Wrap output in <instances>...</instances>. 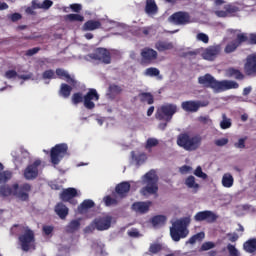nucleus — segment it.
<instances>
[{"mask_svg":"<svg viewBox=\"0 0 256 256\" xmlns=\"http://www.w3.org/2000/svg\"><path fill=\"white\" fill-rule=\"evenodd\" d=\"M33 190V186L29 183H14L12 186L3 184L0 186V197H13L17 198L18 201L22 203H29L30 196L29 193Z\"/></svg>","mask_w":256,"mask_h":256,"instance_id":"f257e3e1","label":"nucleus"},{"mask_svg":"<svg viewBox=\"0 0 256 256\" xmlns=\"http://www.w3.org/2000/svg\"><path fill=\"white\" fill-rule=\"evenodd\" d=\"M231 35H235V39L230 41L224 48V53L227 55L235 53L243 43L247 45H256V33H245L241 30L236 29L230 30Z\"/></svg>","mask_w":256,"mask_h":256,"instance_id":"f03ea898","label":"nucleus"},{"mask_svg":"<svg viewBox=\"0 0 256 256\" xmlns=\"http://www.w3.org/2000/svg\"><path fill=\"white\" fill-rule=\"evenodd\" d=\"M189 225H191V216H186L175 220L170 227V237L175 243H179L180 239L189 236Z\"/></svg>","mask_w":256,"mask_h":256,"instance_id":"7ed1b4c3","label":"nucleus"},{"mask_svg":"<svg viewBox=\"0 0 256 256\" xmlns=\"http://www.w3.org/2000/svg\"><path fill=\"white\" fill-rule=\"evenodd\" d=\"M202 141L201 135L190 136L188 133H181L177 138V145L185 151H197L201 147Z\"/></svg>","mask_w":256,"mask_h":256,"instance_id":"20e7f679","label":"nucleus"},{"mask_svg":"<svg viewBox=\"0 0 256 256\" xmlns=\"http://www.w3.org/2000/svg\"><path fill=\"white\" fill-rule=\"evenodd\" d=\"M159 179L157 178V174H155V171H149L144 175L143 178V184L146 185L141 188L140 193L144 197H147V195H155L157 194V191H159L158 186Z\"/></svg>","mask_w":256,"mask_h":256,"instance_id":"39448f33","label":"nucleus"},{"mask_svg":"<svg viewBox=\"0 0 256 256\" xmlns=\"http://www.w3.org/2000/svg\"><path fill=\"white\" fill-rule=\"evenodd\" d=\"M177 111H179V109L177 108V104H164L157 109L155 118L158 121L170 122L171 119H173V115H175Z\"/></svg>","mask_w":256,"mask_h":256,"instance_id":"423d86ee","label":"nucleus"},{"mask_svg":"<svg viewBox=\"0 0 256 256\" xmlns=\"http://www.w3.org/2000/svg\"><path fill=\"white\" fill-rule=\"evenodd\" d=\"M69 146L65 143L56 144L50 150V161L52 165H59L64 157L69 155Z\"/></svg>","mask_w":256,"mask_h":256,"instance_id":"0eeeda50","label":"nucleus"},{"mask_svg":"<svg viewBox=\"0 0 256 256\" xmlns=\"http://www.w3.org/2000/svg\"><path fill=\"white\" fill-rule=\"evenodd\" d=\"M24 233L18 237L22 251H29L35 243V232L29 226L22 227Z\"/></svg>","mask_w":256,"mask_h":256,"instance_id":"6e6552de","label":"nucleus"},{"mask_svg":"<svg viewBox=\"0 0 256 256\" xmlns=\"http://www.w3.org/2000/svg\"><path fill=\"white\" fill-rule=\"evenodd\" d=\"M88 57L93 59V61L103 63V65H111V52L107 48H97Z\"/></svg>","mask_w":256,"mask_h":256,"instance_id":"1a4fd4ad","label":"nucleus"},{"mask_svg":"<svg viewBox=\"0 0 256 256\" xmlns=\"http://www.w3.org/2000/svg\"><path fill=\"white\" fill-rule=\"evenodd\" d=\"M141 65H153L157 61L158 53L153 48L146 47L141 50Z\"/></svg>","mask_w":256,"mask_h":256,"instance_id":"9d476101","label":"nucleus"},{"mask_svg":"<svg viewBox=\"0 0 256 256\" xmlns=\"http://www.w3.org/2000/svg\"><path fill=\"white\" fill-rule=\"evenodd\" d=\"M41 160H35L32 164H29L24 170V179L26 181H33L39 177V166Z\"/></svg>","mask_w":256,"mask_h":256,"instance_id":"9b49d317","label":"nucleus"},{"mask_svg":"<svg viewBox=\"0 0 256 256\" xmlns=\"http://www.w3.org/2000/svg\"><path fill=\"white\" fill-rule=\"evenodd\" d=\"M244 73L247 77H256V52L246 57Z\"/></svg>","mask_w":256,"mask_h":256,"instance_id":"f8f14e48","label":"nucleus"},{"mask_svg":"<svg viewBox=\"0 0 256 256\" xmlns=\"http://www.w3.org/2000/svg\"><path fill=\"white\" fill-rule=\"evenodd\" d=\"M219 219V216L211 210L200 211L195 214L194 221L201 223V221H206V223H215Z\"/></svg>","mask_w":256,"mask_h":256,"instance_id":"ddd939ff","label":"nucleus"},{"mask_svg":"<svg viewBox=\"0 0 256 256\" xmlns=\"http://www.w3.org/2000/svg\"><path fill=\"white\" fill-rule=\"evenodd\" d=\"M199 85H203V87H207L209 89H213L214 91H218L219 81L215 79L211 74H205L204 76H200L198 78Z\"/></svg>","mask_w":256,"mask_h":256,"instance_id":"4468645a","label":"nucleus"},{"mask_svg":"<svg viewBox=\"0 0 256 256\" xmlns=\"http://www.w3.org/2000/svg\"><path fill=\"white\" fill-rule=\"evenodd\" d=\"M99 101V93L95 88H90L84 96V107L86 109H95V102Z\"/></svg>","mask_w":256,"mask_h":256,"instance_id":"2eb2a0df","label":"nucleus"},{"mask_svg":"<svg viewBox=\"0 0 256 256\" xmlns=\"http://www.w3.org/2000/svg\"><path fill=\"white\" fill-rule=\"evenodd\" d=\"M113 221V217L107 215L102 217H97L93 220V225L97 229V231H107V229L111 228V223Z\"/></svg>","mask_w":256,"mask_h":256,"instance_id":"dca6fc26","label":"nucleus"},{"mask_svg":"<svg viewBox=\"0 0 256 256\" xmlns=\"http://www.w3.org/2000/svg\"><path fill=\"white\" fill-rule=\"evenodd\" d=\"M77 195H78L77 189L67 188L60 193V199L64 203H70V205H77L78 202H77V199H75Z\"/></svg>","mask_w":256,"mask_h":256,"instance_id":"f3484780","label":"nucleus"},{"mask_svg":"<svg viewBox=\"0 0 256 256\" xmlns=\"http://www.w3.org/2000/svg\"><path fill=\"white\" fill-rule=\"evenodd\" d=\"M170 19L172 23H175V25H187L191 19V16H189L187 12L179 11L172 14Z\"/></svg>","mask_w":256,"mask_h":256,"instance_id":"a211bd4d","label":"nucleus"},{"mask_svg":"<svg viewBox=\"0 0 256 256\" xmlns=\"http://www.w3.org/2000/svg\"><path fill=\"white\" fill-rule=\"evenodd\" d=\"M131 191V184L129 182H121L116 185L114 193L118 196L120 200L125 199L127 195H129V192Z\"/></svg>","mask_w":256,"mask_h":256,"instance_id":"6ab92c4d","label":"nucleus"},{"mask_svg":"<svg viewBox=\"0 0 256 256\" xmlns=\"http://www.w3.org/2000/svg\"><path fill=\"white\" fill-rule=\"evenodd\" d=\"M153 204V202L151 201H138V202H134L131 205V209L132 211H134V213H139L140 215H145V213H149V209L151 208V205Z\"/></svg>","mask_w":256,"mask_h":256,"instance_id":"aec40b11","label":"nucleus"},{"mask_svg":"<svg viewBox=\"0 0 256 256\" xmlns=\"http://www.w3.org/2000/svg\"><path fill=\"white\" fill-rule=\"evenodd\" d=\"M219 53H221V46H219V45L209 46L202 53V57L206 61H215V59L217 58V55H219Z\"/></svg>","mask_w":256,"mask_h":256,"instance_id":"412c9836","label":"nucleus"},{"mask_svg":"<svg viewBox=\"0 0 256 256\" xmlns=\"http://www.w3.org/2000/svg\"><path fill=\"white\" fill-rule=\"evenodd\" d=\"M235 13H239V8L234 4H227L224 6V10H217L215 15L217 17H231L235 15Z\"/></svg>","mask_w":256,"mask_h":256,"instance_id":"4be33fe9","label":"nucleus"},{"mask_svg":"<svg viewBox=\"0 0 256 256\" xmlns=\"http://www.w3.org/2000/svg\"><path fill=\"white\" fill-rule=\"evenodd\" d=\"M58 79H64L66 80V83L68 85H71L72 87H75L77 85V80H75V77L69 74L68 71H66L63 68H57L55 71Z\"/></svg>","mask_w":256,"mask_h":256,"instance_id":"5701e85b","label":"nucleus"},{"mask_svg":"<svg viewBox=\"0 0 256 256\" xmlns=\"http://www.w3.org/2000/svg\"><path fill=\"white\" fill-rule=\"evenodd\" d=\"M181 107L186 113H197L201 107V102L195 100L184 101L181 103Z\"/></svg>","mask_w":256,"mask_h":256,"instance_id":"b1692460","label":"nucleus"},{"mask_svg":"<svg viewBox=\"0 0 256 256\" xmlns=\"http://www.w3.org/2000/svg\"><path fill=\"white\" fill-rule=\"evenodd\" d=\"M229 89H239V83L233 80H223L218 82L217 93H221V91H229Z\"/></svg>","mask_w":256,"mask_h":256,"instance_id":"393cba45","label":"nucleus"},{"mask_svg":"<svg viewBox=\"0 0 256 256\" xmlns=\"http://www.w3.org/2000/svg\"><path fill=\"white\" fill-rule=\"evenodd\" d=\"M55 213L60 217V219H67V215H69V208L63 204V202H59L55 206Z\"/></svg>","mask_w":256,"mask_h":256,"instance_id":"a878e982","label":"nucleus"},{"mask_svg":"<svg viewBox=\"0 0 256 256\" xmlns=\"http://www.w3.org/2000/svg\"><path fill=\"white\" fill-rule=\"evenodd\" d=\"M103 201L106 207H115L119 205V201L121 200L118 195L113 192L112 197L110 195H107L103 198Z\"/></svg>","mask_w":256,"mask_h":256,"instance_id":"bb28decb","label":"nucleus"},{"mask_svg":"<svg viewBox=\"0 0 256 256\" xmlns=\"http://www.w3.org/2000/svg\"><path fill=\"white\" fill-rule=\"evenodd\" d=\"M101 29V21L99 20H88L83 25V31H95Z\"/></svg>","mask_w":256,"mask_h":256,"instance_id":"cd10ccee","label":"nucleus"},{"mask_svg":"<svg viewBox=\"0 0 256 256\" xmlns=\"http://www.w3.org/2000/svg\"><path fill=\"white\" fill-rule=\"evenodd\" d=\"M81 229V219L71 220L65 227L66 233H77Z\"/></svg>","mask_w":256,"mask_h":256,"instance_id":"c85d7f7f","label":"nucleus"},{"mask_svg":"<svg viewBox=\"0 0 256 256\" xmlns=\"http://www.w3.org/2000/svg\"><path fill=\"white\" fill-rule=\"evenodd\" d=\"M71 91H73V87H71V85L62 83L60 85V89L58 93L60 97H63V99H69V97H71Z\"/></svg>","mask_w":256,"mask_h":256,"instance_id":"c756f323","label":"nucleus"},{"mask_svg":"<svg viewBox=\"0 0 256 256\" xmlns=\"http://www.w3.org/2000/svg\"><path fill=\"white\" fill-rule=\"evenodd\" d=\"M243 249L246 253H255L256 251V238H250L243 244Z\"/></svg>","mask_w":256,"mask_h":256,"instance_id":"7c9ffc66","label":"nucleus"},{"mask_svg":"<svg viewBox=\"0 0 256 256\" xmlns=\"http://www.w3.org/2000/svg\"><path fill=\"white\" fill-rule=\"evenodd\" d=\"M233 183H235V179L233 178V175H231V173H225L222 176V185L226 189H231V187H233Z\"/></svg>","mask_w":256,"mask_h":256,"instance_id":"2f4dec72","label":"nucleus"},{"mask_svg":"<svg viewBox=\"0 0 256 256\" xmlns=\"http://www.w3.org/2000/svg\"><path fill=\"white\" fill-rule=\"evenodd\" d=\"M155 49L160 52L171 51V49H173V44L171 42L158 41L155 44Z\"/></svg>","mask_w":256,"mask_h":256,"instance_id":"473e14b6","label":"nucleus"},{"mask_svg":"<svg viewBox=\"0 0 256 256\" xmlns=\"http://www.w3.org/2000/svg\"><path fill=\"white\" fill-rule=\"evenodd\" d=\"M166 221L167 217H165L164 215H156L151 219L153 227H162V225H165Z\"/></svg>","mask_w":256,"mask_h":256,"instance_id":"72a5a7b5","label":"nucleus"},{"mask_svg":"<svg viewBox=\"0 0 256 256\" xmlns=\"http://www.w3.org/2000/svg\"><path fill=\"white\" fill-rule=\"evenodd\" d=\"M95 207V202L91 199L84 200L79 206L78 211L83 213V211H87V209H93Z\"/></svg>","mask_w":256,"mask_h":256,"instance_id":"f704fd0d","label":"nucleus"},{"mask_svg":"<svg viewBox=\"0 0 256 256\" xmlns=\"http://www.w3.org/2000/svg\"><path fill=\"white\" fill-rule=\"evenodd\" d=\"M228 74L230 75V77H234V79H236L237 81H243V79H245V74H243V72H241V70L239 69L229 68Z\"/></svg>","mask_w":256,"mask_h":256,"instance_id":"c9c22d12","label":"nucleus"},{"mask_svg":"<svg viewBox=\"0 0 256 256\" xmlns=\"http://www.w3.org/2000/svg\"><path fill=\"white\" fill-rule=\"evenodd\" d=\"M139 97L142 103L146 102L148 103V105H153V103H155V98L153 97V94H151L150 92L140 93Z\"/></svg>","mask_w":256,"mask_h":256,"instance_id":"e433bc0d","label":"nucleus"},{"mask_svg":"<svg viewBox=\"0 0 256 256\" xmlns=\"http://www.w3.org/2000/svg\"><path fill=\"white\" fill-rule=\"evenodd\" d=\"M163 251V245L160 243H153L150 245L148 253L149 255H157V253H161Z\"/></svg>","mask_w":256,"mask_h":256,"instance_id":"4c0bfd02","label":"nucleus"},{"mask_svg":"<svg viewBox=\"0 0 256 256\" xmlns=\"http://www.w3.org/2000/svg\"><path fill=\"white\" fill-rule=\"evenodd\" d=\"M65 21H70L71 23H73V21H78L83 23V21H85V17L81 14H68L65 16Z\"/></svg>","mask_w":256,"mask_h":256,"instance_id":"58836bf2","label":"nucleus"},{"mask_svg":"<svg viewBox=\"0 0 256 256\" xmlns=\"http://www.w3.org/2000/svg\"><path fill=\"white\" fill-rule=\"evenodd\" d=\"M145 11L148 13V15L157 13V4L154 2V0L147 1Z\"/></svg>","mask_w":256,"mask_h":256,"instance_id":"ea45409f","label":"nucleus"},{"mask_svg":"<svg viewBox=\"0 0 256 256\" xmlns=\"http://www.w3.org/2000/svg\"><path fill=\"white\" fill-rule=\"evenodd\" d=\"M203 239H205V232H199L191 236L188 240V243H190V245H195L196 241H203Z\"/></svg>","mask_w":256,"mask_h":256,"instance_id":"a19ab883","label":"nucleus"},{"mask_svg":"<svg viewBox=\"0 0 256 256\" xmlns=\"http://www.w3.org/2000/svg\"><path fill=\"white\" fill-rule=\"evenodd\" d=\"M85 103V96L81 92H76L72 95V103L74 105H79V103Z\"/></svg>","mask_w":256,"mask_h":256,"instance_id":"79ce46f5","label":"nucleus"},{"mask_svg":"<svg viewBox=\"0 0 256 256\" xmlns=\"http://www.w3.org/2000/svg\"><path fill=\"white\" fill-rule=\"evenodd\" d=\"M185 185L189 189H199V184L195 182V176H189L188 178H186Z\"/></svg>","mask_w":256,"mask_h":256,"instance_id":"37998d69","label":"nucleus"},{"mask_svg":"<svg viewBox=\"0 0 256 256\" xmlns=\"http://www.w3.org/2000/svg\"><path fill=\"white\" fill-rule=\"evenodd\" d=\"M160 74H161V72L159 71V69H157L155 67L147 68L144 72V75L146 77H159Z\"/></svg>","mask_w":256,"mask_h":256,"instance_id":"c03bdc74","label":"nucleus"},{"mask_svg":"<svg viewBox=\"0 0 256 256\" xmlns=\"http://www.w3.org/2000/svg\"><path fill=\"white\" fill-rule=\"evenodd\" d=\"M231 125V118H227L226 114H222V121L220 122L221 129H230Z\"/></svg>","mask_w":256,"mask_h":256,"instance_id":"a18cd8bd","label":"nucleus"},{"mask_svg":"<svg viewBox=\"0 0 256 256\" xmlns=\"http://www.w3.org/2000/svg\"><path fill=\"white\" fill-rule=\"evenodd\" d=\"M159 145V140L156 138H148L146 141V149H151L153 147H157Z\"/></svg>","mask_w":256,"mask_h":256,"instance_id":"49530a36","label":"nucleus"},{"mask_svg":"<svg viewBox=\"0 0 256 256\" xmlns=\"http://www.w3.org/2000/svg\"><path fill=\"white\" fill-rule=\"evenodd\" d=\"M109 91L113 95H119V93H121L123 91V88H121V86H119L117 84H111L109 86Z\"/></svg>","mask_w":256,"mask_h":256,"instance_id":"de8ad7c7","label":"nucleus"},{"mask_svg":"<svg viewBox=\"0 0 256 256\" xmlns=\"http://www.w3.org/2000/svg\"><path fill=\"white\" fill-rule=\"evenodd\" d=\"M42 79H57V76H55V71L49 69L42 73Z\"/></svg>","mask_w":256,"mask_h":256,"instance_id":"09e8293b","label":"nucleus"},{"mask_svg":"<svg viewBox=\"0 0 256 256\" xmlns=\"http://www.w3.org/2000/svg\"><path fill=\"white\" fill-rule=\"evenodd\" d=\"M9 179H11V173L4 171V172H0V184L1 183H7V181H9Z\"/></svg>","mask_w":256,"mask_h":256,"instance_id":"8fccbe9b","label":"nucleus"},{"mask_svg":"<svg viewBox=\"0 0 256 256\" xmlns=\"http://www.w3.org/2000/svg\"><path fill=\"white\" fill-rule=\"evenodd\" d=\"M194 175L196 177H199L200 179H207V174H205V172H203V169L201 168V166H198L195 171H194Z\"/></svg>","mask_w":256,"mask_h":256,"instance_id":"3c124183","label":"nucleus"},{"mask_svg":"<svg viewBox=\"0 0 256 256\" xmlns=\"http://www.w3.org/2000/svg\"><path fill=\"white\" fill-rule=\"evenodd\" d=\"M197 41H202V43H209V36L203 32H200L196 36Z\"/></svg>","mask_w":256,"mask_h":256,"instance_id":"603ef678","label":"nucleus"},{"mask_svg":"<svg viewBox=\"0 0 256 256\" xmlns=\"http://www.w3.org/2000/svg\"><path fill=\"white\" fill-rule=\"evenodd\" d=\"M227 143H229L228 138H220L214 141V144L216 145V147H225Z\"/></svg>","mask_w":256,"mask_h":256,"instance_id":"864d4df0","label":"nucleus"},{"mask_svg":"<svg viewBox=\"0 0 256 256\" xmlns=\"http://www.w3.org/2000/svg\"><path fill=\"white\" fill-rule=\"evenodd\" d=\"M40 51H41L40 47H34L32 49L27 50L25 55L26 57H33V55H37V53Z\"/></svg>","mask_w":256,"mask_h":256,"instance_id":"5fc2aeb1","label":"nucleus"},{"mask_svg":"<svg viewBox=\"0 0 256 256\" xmlns=\"http://www.w3.org/2000/svg\"><path fill=\"white\" fill-rule=\"evenodd\" d=\"M227 249L229 251L230 256H238L239 255V250L235 248L234 245L228 244Z\"/></svg>","mask_w":256,"mask_h":256,"instance_id":"6e6d98bb","label":"nucleus"},{"mask_svg":"<svg viewBox=\"0 0 256 256\" xmlns=\"http://www.w3.org/2000/svg\"><path fill=\"white\" fill-rule=\"evenodd\" d=\"M215 243L213 242H204L201 246V251H209V249H214Z\"/></svg>","mask_w":256,"mask_h":256,"instance_id":"4d7b16f0","label":"nucleus"},{"mask_svg":"<svg viewBox=\"0 0 256 256\" xmlns=\"http://www.w3.org/2000/svg\"><path fill=\"white\" fill-rule=\"evenodd\" d=\"M51 7H53V1H51V0H44L42 2V9H44L45 11H48V9H51Z\"/></svg>","mask_w":256,"mask_h":256,"instance_id":"13d9d810","label":"nucleus"},{"mask_svg":"<svg viewBox=\"0 0 256 256\" xmlns=\"http://www.w3.org/2000/svg\"><path fill=\"white\" fill-rule=\"evenodd\" d=\"M6 79H15L17 77V71L15 70H8L5 72Z\"/></svg>","mask_w":256,"mask_h":256,"instance_id":"bf43d9fd","label":"nucleus"},{"mask_svg":"<svg viewBox=\"0 0 256 256\" xmlns=\"http://www.w3.org/2000/svg\"><path fill=\"white\" fill-rule=\"evenodd\" d=\"M70 9H71L74 13H81V9H83V7L81 6V4H71V5H70Z\"/></svg>","mask_w":256,"mask_h":256,"instance_id":"052dcab7","label":"nucleus"},{"mask_svg":"<svg viewBox=\"0 0 256 256\" xmlns=\"http://www.w3.org/2000/svg\"><path fill=\"white\" fill-rule=\"evenodd\" d=\"M234 145L237 149H245V138H240Z\"/></svg>","mask_w":256,"mask_h":256,"instance_id":"680f3d73","label":"nucleus"},{"mask_svg":"<svg viewBox=\"0 0 256 256\" xmlns=\"http://www.w3.org/2000/svg\"><path fill=\"white\" fill-rule=\"evenodd\" d=\"M9 18L13 23H16V21H20V19H22V16L20 13H13Z\"/></svg>","mask_w":256,"mask_h":256,"instance_id":"e2e57ef3","label":"nucleus"},{"mask_svg":"<svg viewBox=\"0 0 256 256\" xmlns=\"http://www.w3.org/2000/svg\"><path fill=\"white\" fill-rule=\"evenodd\" d=\"M191 169V166L183 165L182 167H180L179 171L182 175H187V173H189Z\"/></svg>","mask_w":256,"mask_h":256,"instance_id":"0e129e2a","label":"nucleus"},{"mask_svg":"<svg viewBox=\"0 0 256 256\" xmlns=\"http://www.w3.org/2000/svg\"><path fill=\"white\" fill-rule=\"evenodd\" d=\"M32 9H42V3L39 0H32Z\"/></svg>","mask_w":256,"mask_h":256,"instance_id":"69168bd1","label":"nucleus"},{"mask_svg":"<svg viewBox=\"0 0 256 256\" xmlns=\"http://www.w3.org/2000/svg\"><path fill=\"white\" fill-rule=\"evenodd\" d=\"M43 232L45 235H51L53 233V226H43Z\"/></svg>","mask_w":256,"mask_h":256,"instance_id":"338daca9","label":"nucleus"},{"mask_svg":"<svg viewBox=\"0 0 256 256\" xmlns=\"http://www.w3.org/2000/svg\"><path fill=\"white\" fill-rule=\"evenodd\" d=\"M95 224H93V222L91 223V225L87 226L84 231L85 233H93V231H95Z\"/></svg>","mask_w":256,"mask_h":256,"instance_id":"774afa93","label":"nucleus"}]
</instances>
